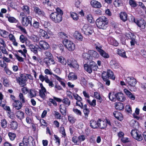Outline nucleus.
Listing matches in <instances>:
<instances>
[{"instance_id": "f257e3e1", "label": "nucleus", "mask_w": 146, "mask_h": 146, "mask_svg": "<svg viewBox=\"0 0 146 146\" xmlns=\"http://www.w3.org/2000/svg\"><path fill=\"white\" fill-rule=\"evenodd\" d=\"M96 23L99 29L105 30L108 26V21L107 18L104 16H102L96 19Z\"/></svg>"}, {"instance_id": "f03ea898", "label": "nucleus", "mask_w": 146, "mask_h": 146, "mask_svg": "<svg viewBox=\"0 0 146 146\" xmlns=\"http://www.w3.org/2000/svg\"><path fill=\"white\" fill-rule=\"evenodd\" d=\"M84 68L85 70L89 74H91L92 70H97L98 68L96 63L93 61H91L88 64H84Z\"/></svg>"}, {"instance_id": "7ed1b4c3", "label": "nucleus", "mask_w": 146, "mask_h": 146, "mask_svg": "<svg viewBox=\"0 0 146 146\" xmlns=\"http://www.w3.org/2000/svg\"><path fill=\"white\" fill-rule=\"evenodd\" d=\"M49 17L52 21L55 23H59L62 20V15L57 12H52Z\"/></svg>"}, {"instance_id": "20e7f679", "label": "nucleus", "mask_w": 146, "mask_h": 146, "mask_svg": "<svg viewBox=\"0 0 146 146\" xmlns=\"http://www.w3.org/2000/svg\"><path fill=\"white\" fill-rule=\"evenodd\" d=\"M63 43L65 47L70 51H73L75 48V44L70 40L65 39L63 40Z\"/></svg>"}, {"instance_id": "39448f33", "label": "nucleus", "mask_w": 146, "mask_h": 146, "mask_svg": "<svg viewBox=\"0 0 146 146\" xmlns=\"http://www.w3.org/2000/svg\"><path fill=\"white\" fill-rule=\"evenodd\" d=\"M66 64L71 68H73L77 69L79 67V66L76 60L73 58L67 60Z\"/></svg>"}, {"instance_id": "423d86ee", "label": "nucleus", "mask_w": 146, "mask_h": 146, "mask_svg": "<svg viewBox=\"0 0 146 146\" xmlns=\"http://www.w3.org/2000/svg\"><path fill=\"white\" fill-rule=\"evenodd\" d=\"M20 77L17 78V81L22 87H23L26 85V83L27 80L26 77L23 74H21Z\"/></svg>"}, {"instance_id": "0eeeda50", "label": "nucleus", "mask_w": 146, "mask_h": 146, "mask_svg": "<svg viewBox=\"0 0 146 146\" xmlns=\"http://www.w3.org/2000/svg\"><path fill=\"white\" fill-rule=\"evenodd\" d=\"M21 21L22 25L24 26L27 27L29 24L32 26V18L30 16L26 17Z\"/></svg>"}, {"instance_id": "6e6552de", "label": "nucleus", "mask_w": 146, "mask_h": 146, "mask_svg": "<svg viewBox=\"0 0 146 146\" xmlns=\"http://www.w3.org/2000/svg\"><path fill=\"white\" fill-rule=\"evenodd\" d=\"M138 132L139 131L137 129L132 130L131 132V134L135 139L139 141H141L143 139V137L141 135L138 133Z\"/></svg>"}, {"instance_id": "1a4fd4ad", "label": "nucleus", "mask_w": 146, "mask_h": 146, "mask_svg": "<svg viewBox=\"0 0 146 146\" xmlns=\"http://www.w3.org/2000/svg\"><path fill=\"white\" fill-rule=\"evenodd\" d=\"M126 83L129 86H135L137 83L136 80L133 77H128L126 80Z\"/></svg>"}, {"instance_id": "9d476101", "label": "nucleus", "mask_w": 146, "mask_h": 146, "mask_svg": "<svg viewBox=\"0 0 146 146\" xmlns=\"http://www.w3.org/2000/svg\"><path fill=\"white\" fill-rule=\"evenodd\" d=\"M40 86L41 89L39 90V96L42 98L44 99L45 98L46 94L47 93L46 90L43 86L42 84H40Z\"/></svg>"}, {"instance_id": "9b49d317", "label": "nucleus", "mask_w": 146, "mask_h": 146, "mask_svg": "<svg viewBox=\"0 0 146 146\" xmlns=\"http://www.w3.org/2000/svg\"><path fill=\"white\" fill-rule=\"evenodd\" d=\"M96 48L97 51L100 53V55L105 58H107L109 57V54L105 52L104 50L100 48L98 46H96Z\"/></svg>"}, {"instance_id": "f8f14e48", "label": "nucleus", "mask_w": 146, "mask_h": 146, "mask_svg": "<svg viewBox=\"0 0 146 146\" xmlns=\"http://www.w3.org/2000/svg\"><path fill=\"white\" fill-rule=\"evenodd\" d=\"M34 12L36 14L42 16H44L45 14L44 12L39 7L36 6L33 7Z\"/></svg>"}, {"instance_id": "ddd939ff", "label": "nucleus", "mask_w": 146, "mask_h": 146, "mask_svg": "<svg viewBox=\"0 0 146 146\" xmlns=\"http://www.w3.org/2000/svg\"><path fill=\"white\" fill-rule=\"evenodd\" d=\"M92 7L96 8H100L102 6L101 3L97 1L92 0L90 2Z\"/></svg>"}, {"instance_id": "4468645a", "label": "nucleus", "mask_w": 146, "mask_h": 146, "mask_svg": "<svg viewBox=\"0 0 146 146\" xmlns=\"http://www.w3.org/2000/svg\"><path fill=\"white\" fill-rule=\"evenodd\" d=\"M40 48L44 50H46L49 47V45L46 42L44 41H40L39 42Z\"/></svg>"}, {"instance_id": "2eb2a0df", "label": "nucleus", "mask_w": 146, "mask_h": 146, "mask_svg": "<svg viewBox=\"0 0 146 146\" xmlns=\"http://www.w3.org/2000/svg\"><path fill=\"white\" fill-rule=\"evenodd\" d=\"M22 104L19 100H14L13 103V106L16 109L19 110L22 106Z\"/></svg>"}, {"instance_id": "dca6fc26", "label": "nucleus", "mask_w": 146, "mask_h": 146, "mask_svg": "<svg viewBox=\"0 0 146 146\" xmlns=\"http://www.w3.org/2000/svg\"><path fill=\"white\" fill-rule=\"evenodd\" d=\"M43 61L47 66H49L51 64H54L55 62L52 58H45L44 59Z\"/></svg>"}, {"instance_id": "f3484780", "label": "nucleus", "mask_w": 146, "mask_h": 146, "mask_svg": "<svg viewBox=\"0 0 146 146\" xmlns=\"http://www.w3.org/2000/svg\"><path fill=\"white\" fill-rule=\"evenodd\" d=\"M28 95V97L30 98L35 97L36 95V91L34 89L29 90Z\"/></svg>"}, {"instance_id": "a211bd4d", "label": "nucleus", "mask_w": 146, "mask_h": 146, "mask_svg": "<svg viewBox=\"0 0 146 146\" xmlns=\"http://www.w3.org/2000/svg\"><path fill=\"white\" fill-rule=\"evenodd\" d=\"M136 24L141 29H144L145 27L146 23L143 19L137 21Z\"/></svg>"}, {"instance_id": "6ab92c4d", "label": "nucleus", "mask_w": 146, "mask_h": 146, "mask_svg": "<svg viewBox=\"0 0 146 146\" xmlns=\"http://www.w3.org/2000/svg\"><path fill=\"white\" fill-rule=\"evenodd\" d=\"M108 43L111 45L114 46H117L119 44V43L114 38L110 37L108 38Z\"/></svg>"}, {"instance_id": "aec40b11", "label": "nucleus", "mask_w": 146, "mask_h": 146, "mask_svg": "<svg viewBox=\"0 0 146 146\" xmlns=\"http://www.w3.org/2000/svg\"><path fill=\"white\" fill-rule=\"evenodd\" d=\"M38 46L37 45L35 46L32 44H30V45H29V48L35 54L38 53Z\"/></svg>"}, {"instance_id": "412c9836", "label": "nucleus", "mask_w": 146, "mask_h": 146, "mask_svg": "<svg viewBox=\"0 0 146 146\" xmlns=\"http://www.w3.org/2000/svg\"><path fill=\"white\" fill-rule=\"evenodd\" d=\"M33 140V138L31 136H30L28 138L26 136L23 137V142H24L25 145L28 146L29 143L31 141Z\"/></svg>"}, {"instance_id": "4be33fe9", "label": "nucleus", "mask_w": 146, "mask_h": 146, "mask_svg": "<svg viewBox=\"0 0 146 146\" xmlns=\"http://www.w3.org/2000/svg\"><path fill=\"white\" fill-rule=\"evenodd\" d=\"M15 115L17 119L19 120H21L24 117V113L22 111H17L15 113Z\"/></svg>"}, {"instance_id": "5701e85b", "label": "nucleus", "mask_w": 146, "mask_h": 146, "mask_svg": "<svg viewBox=\"0 0 146 146\" xmlns=\"http://www.w3.org/2000/svg\"><path fill=\"white\" fill-rule=\"evenodd\" d=\"M98 120L97 121L94 120H91L90 122L91 127L93 129L97 128L99 127Z\"/></svg>"}, {"instance_id": "b1692460", "label": "nucleus", "mask_w": 146, "mask_h": 146, "mask_svg": "<svg viewBox=\"0 0 146 146\" xmlns=\"http://www.w3.org/2000/svg\"><path fill=\"white\" fill-rule=\"evenodd\" d=\"M38 33L40 35L44 37V38L46 39L49 38V36H48L47 32L42 29H39Z\"/></svg>"}, {"instance_id": "393cba45", "label": "nucleus", "mask_w": 146, "mask_h": 146, "mask_svg": "<svg viewBox=\"0 0 146 146\" xmlns=\"http://www.w3.org/2000/svg\"><path fill=\"white\" fill-rule=\"evenodd\" d=\"M115 97L117 100L121 102H123L125 99L123 94L121 93H119L115 94Z\"/></svg>"}, {"instance_id": "a878e982", "label": "nucleus", "mask_w": 146, "mask_h": 146, "mask_svg": "<svg viewBox=\"0 0 146 146\" xmlns=\"http://www.w3.org/2000/svg\"><path fill=\"white\" fill-rule=\"evenodd\" d=\"M99 122V127L101 129H103L105 128L106 126L107 123L105 121L100 120V119L98 120Z\"/></svg>"}, {"instance_id": "bb28decb", "label": "nucleus", "mask_w": 146, "mask_h": 146, "mask_svg": "<svg viewBox=\"0 0 146 146\" xmlns=\"http://www.w3.org/2000/svg\"><path fill=\"white\" fill-rule=\"evenodd\" d=\"M74 37L80 41H82L83 39V37L81 35L80 33H79L78 31H76L74 34Z\"/></svg>"}, {"instance_id": "cd10ccee", "label": "nucleus", "mask_w": 146, "mask_h": 146, "mask_svg": "<svg viewBox=\"0 0 146 146\" xmlns=\"http://www.w3.org/2000/svg\"><path fill=\"white\" fill-rule=\"evenodd\" d=\"M113 114L114 116L117 119L120 121H121L123 119L121 114L118 111H115Z\"/></svg>"}, {"instance_id": "c85d7f7f", "label": "nucleus", "mask_w": 146, "mask_h": 146, "mask_svg": "<svg viewBox=\"0 0 146 146\" xmlns=\"http://www.w3.org/2000/svg\"><path fill=\"white\" fill-rule=\"evenodd\" d=\"M119 15L120 19L123 21L125 22L127 20V13L125 12H121Z\"/></svg>"}, {"instance_id": "c756f323", "label": "nucleus", "mask_w": 146, "mask_h": 146, "mask_svg": "<svg viewBox=\"0 0 146 146\" xmlns=\"http://www.w3.org/2000/svg\"><path fill=\"white\" fill-rule=\"evenodd\" d=\"M22 10L26 15H29L30 14V10L29 7L27 5H23L21 8Z\"/></svg>"}, {"instance_id": "7c9ffc66", "label": "nucleus", "mask_w": 146, "mask_h": 146, "mask_svg": "<svg viewBox=\"0 0 146 146\" xmlns=\"http://www.w3.org/2000/svg\"><path fill=\"white\" fill-rule=\"evenodd\" d=\"M66 106L64 104H61L60 106V112L62 114L65 115L66 113Z\"/></svg>"}, {"instance_id": "2f4dec72", "label": "nucleus", "mask_w": 146, "mask_h": 146, "mask_svg": "<svg viewBox=\"0 0 146 146\" xmlns=\"http://www.w3.org/2000/svg\"><path fill=\"white\" fill-rule=\"evenodd\" d=\"M117 54L120 56L124 58H126L127 57L125 54V52L123 50L118 49L117 51Z\"/></svg>"}, {"instance_id": "473e14b6", "label": "nucleus", "mask_w": 146, "mask_h": 146, "mask_svg": "<svg viewBox=\"0 0 146 146\" xmlns=\"http://www.w3.org/2000/svg\"><path fill=\"white\" fill-rule=\"evenodd\" d=\"M88 53L90 54V56H91V58L92 57H94V58H98L99 56V55L98 53L93 50H90L88 51Z\"/></svg>"}, {"instance_id": "72a5a7b5", "label": "nucleus", "mask_w": 146, "mask_h": 146, "mask_svg": "<svg viewBox=\"0 0 146 146\" xmlns=\"http://www.w3.org/2000/svg\"><path fill=\"white\" fill-rule=\"evenodd\" d=\"M111 65L113 68H117L119 67V63L115 60H112L110 62Z\"/></svg>"}, {"instance_id": "f704fd0d", "label": "nucleus", "mask_w": 146, "mask_h": 146, "mask_svg": "<svg viewBox=\"0 0 146 146\" xmlns=\"http://www.w3.org/2000/svg\"><path fill=\"white\" fill-rule=\"evenodd\" d=\"M68 77L69 79L70 80H75L77 79L76 75L72 72L69 73Z\"/></svg>"}, {"instance_id": "c9c22d12", "label": "nucleus", "mask_w": 146, "mask_h": 146, "mask_svg": "<svg viewBox=\"0 0 146 146\" xmlns=\"http://www.w3.org/2000/svg\"><path fill=\"white\" fill-rule=\"evenodd\" d=\"M94 96L98 100V102L100 103L102 102V99L99 93L97 92H94Z\"/></svg>"}, {"instance_id": "e433bc0d", "label": "nucleus", "mask_w": 146, "mask_h": 146, "mask_svg": "<svg viewBox=\"0 0 146 146\" xmlns=\"http://www.w3.org/2000/svg\"><path fill=\"white\" fill-rule=\"evenodd\" d=\"M62 102L64 104H63L65 105L66 107H68L70 104V101L68 98H64V99L62 100Z\"/></svg>"}, {"instance_id": "4c0bfd02", "label": "nucleus", "mask_w": 146, "mask_h": 146, "mask_svg": "<svg viewBox=\"0 0 146 146\" xmlns=\"http://www.w3.org/2000/svg\"><path fill=\"white\" fill-rule=\"evenodd\" d=\"M19 101L23 104L25 103L26 102L25 98L23 94L20 93L19 94Z\"/></svg>"}, {"instance_id": "58836bf2", "label": "nucleus", "mask_w": 146, "mask_h": 146, "mask_svg": "<svg viewBox=\"0 0 146 146\" xmlns=\"http://www.w3.org/2000/svg\"><path fill=\"white\" fill-rule=\"evenodd\" d=\"M86 100L87 102L91 106L94 107L96 106V100L94 99L92 101L89 99H87Z\"/></svg>"}, {"instance_id": "ea45409f", "label": "nucleus", "mask_w": 146, "mask_h": 146, "mask_svg": "<svg viewBox=\"0 0 146 146\" xmlns=\"http://www.w3.org/2000/svg\"><path fill=\"white\" fill-rule=\"evenodd\" d=\"M58 62H60L63 65H66V61L65 59L62 56L57 57Z\"/></svg>"}, {"instance_id": "a19ab883", "label": "nucleus", "mask_w": 146, "mask_h": 146, "mask_svg": "<svg viewBox=\"0 0 146 146\" xmlns=\"http://www.w3.org/2000/svg\"><path fill=\"white\" fill-rule=\"evenodd\" d=\"M1 127L4 129L7 126V122L5 119H2L1 121Z\"/></svg>"}, {"instance_id": "79ce46f5", "label": "nucleus", "mask_w": 146, "mask_h": 146, "mask_svg": "<svg viewBox=\"0 0 146 146\" xmlns=\"http://www.w3.org/2000/svg\"><path fill=\"white\" fill-rule=\"evenodd\" d=\"M18 127L17 123L15 121H12L10 124V127L13 129H16Z\"/></svg>"}, {"instance_id": "37998d69", "label": "nucleus", "mask_w": 146, "mask_h": 146, "mask_svg": "<svg viewBox=\"0 0 146 146\" xmlns=\"http://www.w3.org/2000/svg\"><path fill=\"white\" fill-rule=\"evenodd\" d=\"M115 108L118 110H122L124 108L123 104L121 103H119L116 104Z\"/></svg>"}, {"instance_id": "c03bdc74", "label": "nucleus", "mask_w": 146, "mask_h": 146, "mask_svg": "<svg viewBox=\"0 0 146 146\" xmlns=\"http://www.w3.org/2000/svg\"><path fill=\"white\" fill-rule=\"evenodd\" d=\"M3 83L4 86L8 87L10 85V82L9 80L6 78H3Z\"/></svg>"}, {"instance_id": "a18cd8bd", "label": "nucleus", "mask_w": 146, "mask_h": 146, "mask_svg": "<svg viewBox=\"0 0 146 146\" xmlns=\"http://www.w3.org/2000/svg\"><path fill=\"white\" fill-rule=\"evenodd\" d=\"M113 4L116 7H119L122 5V3L121 0H115L113 2Z\"/></svg>"}, {"instance_id": "49530a36", "label": "nucleus", "mask_w": 146, "mask_h": 146, "mask_svg": "<svg viewBox=\"0 0 146 146\" xmlns=\"http://www.w3.org/2000/svg\"><path fill=\"white\" fill-rule=\"evenodd\" d=\"M82 57L85 60H89L91 59V56L90 54L87 53H84L82 54Z\"/></svg>"}, {"instance_id": "de8ad7c7", "label": "nucleus", "mask_w": 146, "mask_h": 146, "mask_svg": "<svg viewBox=\"0 0 146 146\" xmlns=\"http://www.w3.org/2000/svg\"><path fill=\"white\" fill-rule=\"evenodd\" d=\"M72 141L75 145H78L79 143H80L78 138L76 136H74L72 137Z\"/></svg>"}, {"instance_id": "09e8293b", "label": "nucleus", "mask_w": 146, "mask_h": 146, "mask_svg": "<svg viewBox=\"0 0 146 146\" xmlns=\"http://www.w3.org/2000/svg\"><path fill=\"white\" fill-rule=\"evenodd\" d=\"M27 37L23 35H21L19 37L20 41L22 43H24L27 40Z\"/></svg>"}, {"instance_id": "8fccbe9b", "label": "nucleus", "mask_w": 146, "mask_h": 146, "mask_svg": "<svg viewBox=\"0 0 146 146\" xmlns=\"http://www.w3.org/2000/svg\"><path fill=\"white\" fill-rule=\"evenodd\" d=\"M107 73H108V74L109 78L112 79L113 80L115 79V77L113 72L111 71L110 70H108Z\"/></svg>"}, {"instance_id": "3c124183", "label": "nucleus", "mask_w": 146, "mask_h": 146, "mask_svg": "<svg viewBox=\"0 0 146 146\" xmlns=\"http://www.w3.org/2000/svg\"><path fill=\"white\" fill-rule=\"evenodd\" d=\"M139 110L137 108L136 109L135 113L133 114V116L134 118H136L138 120L139 119V117L137 115L139 114Z\"/></svg>"}, {"instance_id": "603ef678", "label": "nucleus", "mask_w": 146, "mask_h": 146, "mask_svg": "<svg viewBox=\"0 0 146 146\" xmlns=\"http://www.w3.org/2000/svg\"><path fill=\"white\" fill-rule=\"evenodd\" d=\"M70 15L71 17L74 20L77 21L79 19V17L78 14L76 13L72 12L70 13Z\"/></svg>"}, {"instance_id": "864d4df0", "label": "nucleus", "mask_w": 146, "mask_h": 146, "mask_svg": "<svg viewBox=\"0 0 146 146\" xmlns=\"http://www.w3.org/2000/svg\"><path fill=\"white\" fill-rule=\"evenodd\" d=\"M125 35L126 38L129 39H131L132 38H134L135 37L134 34L130 32H128L127 33H126Z\"/></svg>"}, {"instance_id": "5fc2aeb1", "label": "nucleus", "mask_w": 146, "mask_h": 146, "mask_svg": "<svg viewBox=\"0 0 146 146\" xmlns=\"http://www.w3.org/2000/svg\"><path fill=\"white\" fill-rule=\"evenodd\" d=\"M102 77L104 81H106L109 78V76H108V73L105 72H104L102 73Z\"/></svg>"}, {"instance_id": "6e6d98bb", "label": "nucleus", "mask_w": 146, "mask_h": 146, "mask_svg": "<svg viewBox=\"0 0 146 146\" xmlns=\"http://www.w3.org/2000/svg\"><path fill=\"white\" fill-rule=\"evenodd\" d=\"M43 3L45 6L48 7V8H49L52 5V3L49 0H45Z\"/></svg>"}, {"instance_id": "4d7b16f0", "label": "nucleus", "mask_w": 146, "mask_h": 146, "mask_svg": "<svg viewBox=\"0 0 146 146\" xmlns=\"http://www.w3.org/2000/svg\"><path fill=\"white\" fill-rule=\"evenodd\" d=\"M86 17L88 21L90 23H92L94 21L92 15L90 14L87 15Z\"/></svg>"}, {"instance_id": "13d9d810", "label": "nucleus", "mask_w": 146, "mask_h": 146, "mask_svg": "<svg viewBox=\"0 0 146 146\" xmlns=\"http://www.w3.org/2000/svg\"><path fill=\"white\" fill-rule=\"evenodd\" d=\"M1 36L4 38H7L9 35V33L4 30H2L1 31Z\"/></svg>"}, {"instance_id": "bf43d9fd", "label": "nucleus", "mask_w": 146, "mask_h": 146, "mask_svg": "<svg viewBox=\"0 0 146 146\" xmlns=\"http://www.w3.org/2000/svg\"><path fill=\"white\" fill-rule=\"evenodd\" d=\"M60 132L62 135V137H65L66 136L65 129L63 127H61L60 128Z\"/></svg>"}, {"instance_id": "052dcab7", "label": "nucleus", "mask_w": 146, "mask_h": 146, "mask_svg": "<svg viewBox=\"0 0 146 146\" xmlns=\"http://www.w3.org/2000/svg\"><path fill=\"white\" fill-rule=\"evenodd\" d=\"M48 77L46 75L44 76H43L42 74L40 75L39 76V78L40 80L42 82H43L44 81L45 82V80L47 79Z\"/></svg>"}, {"instance_id": "680f3d73", "label": "nucleus", "mask_w": 146, "mask_h": 146, "mask_svg": "<svg viewBox=\"0 0 146 146\" xmlns=\"http://www.w3.org/2000/svg\"><path fill=\"white\" fill-rule=\"evenodd\" d=\"M8 135L11 140H13L16 137L15 134L13 133L9 132L8 133Z\"/></svg>"}, {"instance_id": "e2e57ef3", "label": "nucleus", "mask_w": 146, "mask_h": 146, "mask_svg": "<svg viewBox=\"0 0 146 146\" xmlns=\"http://www.w3.org/2000/svg\"><path fill=\"white\" fill-rule=\"evenodd\" d=\"M108 97L110 100L112 101H114L116 98L115 94H112L110 92L109 94Z\"/></svg>"}, {"instance_id": "0e129e2a", "label": "nucleus", "mask_w": 146, "mask_h": 146, "mask_svg": "<svg viewBox=\"0 0 146 146\" xmlns=\"http://www.w3.org/2000/svg\"><path fill=\"white\" fill-rule=\"evenodd\" d=\"M31 38L34 42H37L39 40V38L35 35H32L31 36Z\"/></svg>"}, {"instance_id": "69168bd1", "label": "nucleus", "mask_w": 146, "mask_h": 146, "mask_svg": "<svg viewBox=\"0 0 146 146\" xmlns=\"http://www.w3.org/2000/svg\"><path fill=\"white\" fill-rule=\"evenodd\" d=\"M8 20L10 22L12 23H17L18 21L15 18L13 17H9Z\"/></svg>"}, {"instance_id": "338daca9", "label": "nucleus", "mask_w": 146, "mask_h": 146, "mask_svg": "<svg viewBox=\"0 0 146 146\" xmlns=\"http://www.w3.org/2000/svg\"><path fill=\"white\" fill-rule=\"evenodd\" d=\"M54 115L55 117L57 119H60L61 118V114L58 112L56 111H54Z\"/></svg>"}, {"instance_id": "774afa93", "label": "nucleus", "mask_w": 146, "mask_h": 146, "mask_svg": "<svg viewBox=\"0 0 146 146\" xmlns=\"http://www.w3.org/2000/svg\"><path fill=\"white\" fill-rule=\"evenodd\" d=\"M73 111L76 115L81 116L82 112L81 111L77 109L73 108L72 110Z\"/></svg>"}]
</instances>
